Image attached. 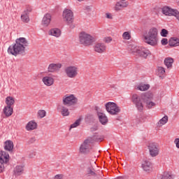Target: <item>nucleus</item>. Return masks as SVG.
Here are the masks:
<instances>
[{"instance_id": "obj_17", "label": "nucleus", "mask_w": 179, "mask_h": 179, "mask_svg": "<svg viewBox=\"0 0 179 179\" xmlns=\"http://www.w3.org/2000/svg\"><path fill=\"white\" fill-rule=\"evenodd\" d=\"M51 14L50 13H46L42 20V24L44 27H47L50 25V24L51 23Z\"/></svg>"}, {"instance_id": "obj_6", "label": "nucleus", "mask_w": 179, "mask_h": 179, "mask_svg": "<svg viewBox=\"0 0 179 179\" xmlns=\"http://www.w3.org/2000/svg\"><path fill=\"white\" fill-rule=\"evenodd\" d=\"M79 41L83 45L88 47V45H92L96 41V38L85 32H81L79 35Z\"/></svg>"}, {"instance_id": "obj_18", "label": "nucleus", "mask_w": 179, "mask_h": 179, "mask_svg": "<svg viewBox=\"0 0 179 179\" xmlns=\"http://www.w3.org/2000/svg\"><path fill=\"white\" fill-rule=\"evenodd\" d=\"M45 86H52L54 85V78L51 76H45L42 78Z\"/></svg>"}, {"instance_id": "obj_11", "label": "nucleus", "mask_w": 179, "mask_h": 179, "mask_svg": "<svg viewBox=\"0 0 179 179\" xmlns=\"http://www.w3.org/2000/svg\"><path fill=\"white\" fill-rule=\"evenodd\" d=\"M65 73L68 78L73 79L78 76V67L76 66H69L65 69Z\"/></svg>"}, {"instance_id": "obj_24", "label": "nucleus", "mask_w": 179, "mask_h": 179, "mask_svg": "<svg viewBox=\"0 0 179 179\" xmlns=\"http://www.w3.org/2000/svg\"><path fill=\"white\" fill-rule=\"evenodd\" d=\"M49 33L51 36H54L55 37H59V36H61V30L57 28L50 29Z\"/></svg>"}, {"instance_id": "obj_20", "label": "nucleus", "mask_w": 179, "mask_h": 179, "mask_svg": "<svg viewBox=\"0 0 179 179\" xmlns=\"http://www.w3.org/2000/svg\"><path fill=\"white\" fill-rule=\"evenodd\" d=\"M164 64L168 69H171V68H173V64H174V59L172 57H166L164 61Z\"/></svg>"}, {"instance_id": "obj_32", "label": "nucleus", "mask_w": 179, "mask_h": 179, "mask_svg": "<svg viewBox=\"0 0 179 179\" xmlns=\"http://www.w3.org/2000/svg\"><path fill=\"white\" fill-rule=\"evenodd\" d=\"M22 172H23V166H16V168L14 171L15 176H20Z\"/></svg>"}, {"instance_id": "obj_5", "label": "nucleus", "mask_w": 179, "mask_h": 179, "mask_svg": "<svg viewBox=\"0 0 179 179\" xmlns=\"http://www.w3.org/2000/svg\"><path fill=\"white\" fill-rule=\"evenodd\" d=\"M22 51H23V38H17L15 43L10 45L8 48V54H11L14 57H17L19 54H22Z\"/></svg>"}, {"instance_id": "obj_4", "label": "nucleus", "mask_w": 179, "mask_h": 179, "mask_svg": "<svg viewBox=\"0 0 179 179\" xmlns=\"http://www.w3.org/2000/svg\"><path fill=\"white\" fill-rule=\"evenodd\" d=\"M159 30L157 28L153 27L148 29L144 35V40L146 44L149 45H157L159 42Z\"/></svg>"}, {"instance_id": "obj_23", "label": "nucleus", "mask_w": 179, "mask_h": 179, "mask_svg": "<svg viewBox=\"0 0 179 179\" xmlns=\"http://www.w3.org/2000/svg\"><path fill=\"white\" fill-rule=\"evenodd\" d=\"M3 113L6 117H10L13 114V108L12 106H6L3 109Z\"/></svg>"}, {"instance_id": "obj_15", "label": "nucleus", "mask_w": 179, "mask_h": 179, "mask_svg": "<svg viewBox=\"0 0 179 179\" xmlns=\"http://www.w3.org/2000/svg\"><path fill=\"white\" fill-rule=\"evenodd\" d=\"M38 124L34 120L29 121L27 125L25 126V129L27 131H34V129H37Z\"/></svg>"}, {"instance_id": "obj_26", "label": "nucleus", "mask_w": 179, "mask_h": 179, "mask_svg": "<svg viewBox=\"0 0 179 179\" xmlns=\"http://www.w3.org/2000/svg\"><path fill=\"white\" fill-rule=\"evenodd\" d=\"M150 87V85L149 84H140L138 87L137 89L138 90H141V92H145V90H149Z\"/></svg>"}, {"instance_id": "obj_48", "label": "nucleus", "mask_w": 179, "mask_h": 179, "mask_svg": "<svg viewBox=\"0 0 179 179\" xmlns=\"http://www.w3.org/2000/svg\"><path fill=\"white\" fill-rule=\"evenodd\" d=\"M79 2H82V1H83V0H78Z\"/></svg>"}, {"instance_id": "obj_3", "label": "nucleus", "mask_w": 179, "mask_h": 179, "mask_svg": "<svg viewBox=\"0 0 179 179\" xmlns=\"http://www.w3.org/2000/svg\"><path fill=\"white\" fill-rule=\"evenodd\" d=\"M104 139V136H93L88 137L85 139L83 143L80 145L79 152L81 155H89L92 150V143L94 142H101Z\"/></svg>"}, {"instance_id": "obj_31", "label": "nucleus", "mask_w": 179, "mask_h": 179, "mask_svg": "<svg viewBox=\"0 0 179 179\" xmlns=\"http://www.w3.org/2000/svg\"><path fill=\"white\" fill-rule=\"evenodd\" d=\"M167 121H169V117L165 115L162 117L158 122L159 127H162V125H164V124H167Z\"/></svg>"}, {"instance_id": "obj_10", "label": "nucleus", "mask_w": 179, "mask_h": 179, "mask_svg": "<svg viewBox=\"0 0 179 179\" xmlns=\"http://www.w3.org/2000/svg\"><path fill=\"white\" fill-rule=\"evenodd\" d=\"M148 148L152 157H156V156L159 155V145L156 143H149Z\"/></svg>"}, {"instance_id": "obj_41", "label": "nucleus", "mask_w": 179, "mask_h": 179, "mask_svg": "<svg viewBox=\"0 0 179 179\" xmlns=\"http://www.w3.org/2000/svg\"><path fill=\"white\" fill-rule=\"evenodd\" d=\"M36 141H37V138H36V137H32L28 140L27 143L28 145H31L34 143V142H36Z\"/></svg>"}, {"instance_id": "obj_47", "label": "nucleus", "mask_w": 179, "mask_h": 179, "mask_svg": "<svg viewBox=\"0 0 179 179\" xmlns=\"http://www.w3.org/2000/svg\"><path fill=\"white\" fill-rule=\"evenodd\" d=\"M88 174H91V176H94L96 173L94 171H92L91 169L88 171Z\"/></svg>"}, {"instance_id": "obj_14", "label": "nucleus", "mask_w": 179, "mask_h": 179, "mask_svg": "<svg viewBox=\"0 0 179 179\" xmlns=\"http://www.w3.org/2000/svg\"><path fill=\"white\" fill-rule=\"evenodd\" d=\"M107 47L104 43H98L94 45V51L96 52H99V54H103V52H106Z\"/></svg>"}, {"instance_id": "obj_9", "label": "nucleus", "mask_w": 179, "mask_h": 179, "mask_svg": "<svg viewBox=\"0 0 179 179\" xmlns=\"http://www.w3.org/2000/svg\"><path fill=\"white\" fill-rule=\"evenodd\" d=\"M62 16L64 22H66L68 24L73 23V20H75V18L73 17V12L68 8L64 9Z\"/></svg>"}, {"instance_id": "obj_42", "label": "nucleus", "mask_w": 179, "mask_h": 179, "mask_svg": "<svg viewBox=\"0 0 179 179\" xmlns=\"http://www.w3.org/2000/svg\"><path fill=\"white\" fill-rule=\"evenodd\" d=\"M161 44L162 45H167V44H169V40L166 38H162L161 41Z\"/></svg>"}, {"instance_id": "obj_29", "label": "nucleus", "mask_w": 179, "mask_h": 179, "mask_svg": "<svg viewBox=\"0 0 179 179\" xmlns=\"http://www.w3.org/2000/svg\"><path fill=\"white\" fill-rule=\"evenodd\" d=\"M6 103L7 106L12 107L15 104V99L12 96H8L6 99Z\"/></svg>"}, {"instance_id": "obj_38", "label": "nucleus", "mask_w": 179, "mask_h": 179, "mask_svg": "<svg viewBox=\"0 0 179 179\" xmlns=\"http://www.w3.org/2000/svg\"><path fill=\"white\" fill-rule=\"evenodd\" d=\"M167 34H169V31L166 29H162L161 31L162 37H167Z\"/></svg>"}, {"instance_id": "obj_44", "label": "nucleus", "mask_w": 179, "mask_h": 179, "mask_svg": "<svg viewBox=\"0 0 179 179\" xmlns=\"http://www.w3.org/2000/svg\"><path fill=\"white\" fill-rule=\"evenodd\" d=\"M105 43H111L113 41V38L111 37H106L104 38Z\"/></svg>"}, {"instance_id": "obj_36", "label": "nucleus", "mask_w": 179, "mask_h": 179, "mask_svg": "<svg viewBox=\"0 0 179 179\" xmlns=\"http://www.w3.org/2000/svg\"><path fill=\"white\" fill-rule=\"evenodd\" d=\"M122 38L124 40H130L131 39V34H129V32L125 31L122 34Z\"/></svg>"}, {"instance_id": "obj_13", "label": "nucleus", "mask_w": 179, "mask_h": 179, "mask_svg": "<svg viewBox=\"0 0 179 179\" xmlns=\"http://www.w3.org/2000/svg\"><path fill=\"white\" fill-rule=\"evenodd\" d=\"M96 115L99 118V122H101L102 125H107L108 123V117H107L105 113L96 112Z\"/></svg>"}, {"instance_id": "obj_25", "label": "nucleus", "mask_w": 179, "mask_h": 179, "mask_svg": "<svg viewBox=\"0 0 179 179\" xmlns=\"http://www.w3.org/2000/svg\"><path fill=\"white\" fill-rule=\"evenodd\" d=\"M4 149L6 150H8V152H10V150H13V142L10 141H6Z\"/></svg>"}, {"instance_id": "obj_39", "label": "nucleus", "mask_w": 179, "mask_h": 179, "mask_svg": "<svg viewBox=\"0 0 179 179\" xmlns=\"http://www.w3.org/2000/svg\"><path fill=\"white\" fill-rule=\"evenodd\" d=\"M158 72L159 75H164L166 73V70L164 69V67L159 66L158 67Z\"/></svg>"}, {"instance_id": "obj_46", "label": "nucleus", "mask_w": 179, "mask_h": 179, "mask_svg": "<svg viewBox=\"0 0 179 179\" xmlns=\"http://www.w3.org/2000/svg\"><path fill=\"white\" fill-rule=\"evenodd\" d=\"M106 17L107 19H113V15H111V13H107L106 14Z\"/></svg>"}, {"instance_id": "obj_33", "label": "nucleus", "mask_w": 179, "mask_h": 179, "mask_svg": "<svg viewBox=\"0 0 179 179\" xmlns=\"http://www.w3.org/2000/svg\"><path fill=\"white\" fill-rule=\"evenodd\" d=\"M30 22V14H23V23H29Z\"/></svg>"}, {"instance_id": "obj_35", "label": "nucleus", "mask_w": 179, "mask_h": 179, "mask_svg": "<svg viewBox=\"0 0 179 179\" xmlns=\"http://www.w3.org/2000/svg\"><path fill=\"white\" fill-rule=\"evenodd\" d=\"M80 121H81L80 119L77 120L74 123H73L71 125L70 128L72 129V128H76V127H79V125H80Z\"/></svg>"}, {"instance_id": "obj_7", "label": "nucleus", "mask_w": 179, "mask_h": 179, "mask_svg": "<svg viewBox=\"0 0 179 179\" xmlns=\"http://www.w3.org/2000/svg\"><path fill=\"white\" fill-rule=\"evenodd\" d=\"M106 110L110 114V115H117L120 113L121 109L114 102H108L105 104Z\"/></svg>"}, {"instance_id": "obj_1", "label": "nucleus", "mask_w": 179, "mask_h": 179, "mask_svg": "<svg viewBox=\"0 0 179 179\" xmlns=\"http://www.w3.org/2000/svg\"><path fill=\"white\" fill-rule=\"evenodd\" d=\"M131 101L140 113L143 111V103H145V107L149 109L156 106V103L153 102V94L152 92L144 93L141 95L133 94L131 95Z\"/></svg>"}, {"instance_id": "obj_49", "label": "nucleus", "mask_w": 179, "mask_h": 179, "mask_svg": "<svg viewBox=\"0 0 179 179\" xmlns=\"http://www.w3.org/2000/svg\"><path fill=\"white\" fill-rule=\"evenodd\" d=\"M23 17V14L21 15V18Z\"/></svg>"}, {"instance_id": "obj_50", "label": "nucleus", "mask_w": 179, "mask_h": 179, "mask_svg": "<svg viewBox=\"0 0 179 179\" xmlns=\"http://www.w3.org/2000/svg\"><path fill=\"white\" fill-rule=\"evenodd\" d=\"M121 1H125V0H121Z\"/></svg>"}, {"instance_id": "obj_19", "label": "nucleus", "mask_w": 179, "mask_h": 179, "mask_svg": "<svg viewBox=\"0 0 179 179\" xmlns=\"http://www.w3.org/2000/svg\"><path fill=\"white\" fill-rule=\"evenodd\" d=\"M129 5V3L128 1H122L116 3L115 5V10H121L122 8H127Z\"/></svg>"}, {"instance_id": "obj_16", "label": "nucleus", "mask_w": 179, "mask_h": 179, "mask_svg": "<svg viewBox=\"0 0 179 179\" xmlns=\"http://www.w3.org/2000/svg\"><path fill=\"white\" fill-rule=\"evenodd\" d=\"M150 55V51L145 48H141L138 52L137 57H141V58H148V55Z\"/></svg>"}, {"instance_id": "obj_40", "label": "nucleus", "mask_w": 179, "mask_h": 179, "mask_svg": "<svg viewBox=\"0 0 179 179\" xmlns=\"http://www.w3.org/2000/svg\"><path fill=\"white\" fill-rule=\"evenodd\" d=\"M36 151H31L28 155V157L29 159H34V157H36Z\"/></svg>"}, {"instance_id": "obj_2", "label": "nucleus", "mask_w": 179, "mask_h": 179, "mask_svg": "<svg viewBox=\"0 0 179 179\" xmlns=\"http://www.w3.org/2000/svg\"><path fill=\"white\" fill-rule=\"evenodd\" d=\"M62 104L58 106L57 110H59L63 117H68L70 112L67 107L78 104V98L73 94H66L62 97Z\"/></svg>"}, {"instance_id": "obj_28", "label": "nucleus", "mask_w": 179, "mask_h": 179, "mask_svg": "<svg viewBox=\"0 0 179 179\" xmlns=\"http://www.w3.org/2000/svg\"><path fill=\"white\" fill-rule=\"evenodd\" d=\"M129 47L132 54L138 57V52H139V50H141V48H139V47L136 46L135 45H129Z\"/></svg>"}, {"instance_id": "obj_21", "label": "nucleus", "mask_w": 179, "mask_h": 179, "mask_svg": "<svg viewBox=\"0 0 179 179\" xmlns=\"http://www.w3.org/2000/svg\"><path fill=\"white\" fill-rule=\"evenodd\" d=\"M142 168L144 171H150V170H152V162L149 160L144 161L142 164Z\"/></svg>"}, {"instance_id": "obj_43", "label": "nucleus", "mask_w": 179, "mask_h": 179, "mask_svg": "<svg viewBox=\"0 0 179 179\" xmlns=\"http://www.w3.org/2000/svg\"><path fill=\"white\" fill-rule=\"evenodd\" d=\"M90 120H93V115H87L85 117V121H90Z\"/></svg>"}, {"instance_id": "obj_12", "label": "nucleus", "mask_w": 179, "mask_h": 179, "mask_svg": "<svg viewBox=\"0 0 179 179\" xmlns=\"http://www.w3.org/2000/svg\"><path fill=\"white\" fill-rule=\"evenodd\" d=\"M62 68V64H50L48 67V71L50 72L51 73H54V72H58L59 69Z\"/></svg>"}, {"instance_id": "obj_34", "label": "nucleus", "mask_w": 179, "mask_h": 179, "mask_svg": "<svg viewBox=\"0 0 179 179\" xmlns=\"http://www.w3.org/2000/svg\"><path fill=\"white\" fill-rule=\"evenodd\" d=\"M47 113L44 110H39L38 112V115L40 118H44L45 117Z\"/></svg>"}, {"instance_id": "obj_22", "label": "nucleus", "mask_w": 179, "mask_h": 179, "mask_svg": "<svg viewBox=\"0 0 179 179\" xmlns=\"http://www.w3.org/2000/svg\"><path fill=\"white\" fill-rule=\"evenodd\" d=\"M169 44L170 47H178L179 45V38L177 37H172L169 41Z\"/></svg>"}, {"instance_id": "obj_37", "label": "nucleus", "mask_w": 179, "mask_h": 179, "mask_svg": "<svg viewBox=\"0 0 179 179\" xmlns=\"http://www.w3.org/2000/svg\"><path fill=\"white\" fill-rule=\"evenodd\" d=\"M162 179H173V176L170 173L166 172L164 173Z\"/></svg>"}, {"instance_id": "obj_30", "label": "nucleus", "mask_w": 179, "mask_h": 179, "mask_svg": "<svg viewBox=\"0 0 179 179\" xmlns=\"http://www.w3.org/2000/svg\"><path fill=\"white\" fill-rule=\"evenodd\" d=\"M29 41L23 38V52H26V51H29Z\"/></svg>"}, {"instance_id": "obj_45", "label": "nucleus", "mask_w": 179, "mask_h": 179, "mask_svg": "<svg viewBox=\"0 0 179 179\" xmlns=\"http://www.w3.org/2000/svg\"><path fill=\"white\" fill-rule=\"evenodd\" d=\"M174 143L176 145V148L179 149V138H176L174 141Z\"/></svg>"}, {"instance_id": "obj_8", "label": "nucleus", "mask_w": 179, "mask_h": 179, "mask_svg": "<svg viewBox=\"0 0 179 179\" xmlns=\"http://www.w3.org/2000/svg\"><path fill=\"white\" fill-rule=\"evenodd\" d=\"M9 163V154L4 151L0 152V173H2L5 170V167L8 166Z\"/></svg>"}, {"instance_id": "obj_27", "label": "nucleus", "mask_w": 179, "mask_h": 179, "mask_svg": "<svg viewBox=\"0 0 179 179\" xmlns=\"http://www.w3.org/2000/svg\"><path fill=\"white\" fill-rule=\"evenodd\" d=\"M31 10H33V8H31V6H30L29 4H25L24 6L23 15H24V13L30 15V13H31Z\"/></svg>"}]
</instances>
